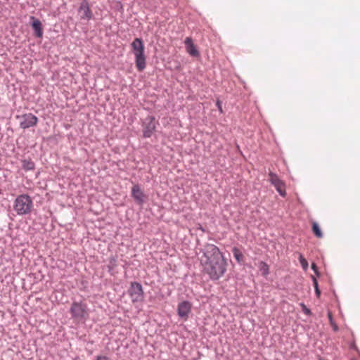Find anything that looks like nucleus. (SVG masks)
<instances>
[{
    "instance_id": "nucleus-12",
    "label": "nucleus",
    "mask_w": 360,
    "mask_h": 360,
    "mask_svg": "<svg viewBox=\"0 0 360 360\" xmlns=\"http://www.w3.org/2000/svg\"><path fill=\"white\" fill-rule=\"evenodd\" d=\"M185 48L187 53L193 57H198L200 53L194 45L191 37H186L184 40Z\"/></svg>"
},
{
    "instance_id": "nucleus-21",
    "label": "nucleus",
    "mask_w": 360,
    "mask_h": 360,
    "mask_svg": "<svg viewBox=\"0 0 360 360\" xmlns=\"http://www.w3.org/2000/svg\"><path fill=\"white\" fill-rule=\"evenodd\" d=\"M311 269H312V270L314 271V273H315L318 276H319V275H320V274H319V271H318V268H317V266H316V264L312 263V264H311Z\"/></svg>"
},
{
    "instance_id": "nucleus-18",
    "label": "nucleus",
    "mask_w": 360,
    "mask_h": 360,
    "mask_svg": "<svg viewBox=\"0 0 360 360\" xmlns=\"http://www.w3.org/2000/svg\"><path fill=\"white\" fill-rule=\"evenodd\" d=\"M299 260L304 270H307L308 268V262L302 255L299 257Z\"/></svg>"
},
{
    "instance_id": "nucleus-9",
    "label": "nucleus",
    "mask_w": 360,
    "mask_h": 360,
    "mask_svg": "<svg viewBox=\"0 0 360 360\" xmlns=\"http://www.w3.org/2000/svg\"><path fill=\"white\" fill-rule=\"evenodd\" d=\"M191 309L192 304L189 301H182L177 306V314L181 319L186 321L191 312Z\"/></svg>"
},
{
    "instance_id": "nucleus-16",
    "label": "nucleus",
    "mask_w": 360,
    "mask_h": 360,
    "mask_svg": "<svg viewBox=\"0 0 360 360\" xmlns=\"http://www.w3.org/2000/svg\"><path fill=\"white\" fill-rule=\"evenodd\" d=\"M232 253L233 255L234 258L238 263H241L243 262V255L238 248L233 247L232 249Z\"/></svg>"
},
{
    "instance_id": "nucleus-3",
    "label": "nucleus",
    "mask_w": 360,
    "mask_h": 360,
    "mask_svg": "<svg viewBox=\"0 0 360 360\" xmlns=\"http://www.w3.org/2000/svg\"><path fill=\"white\" fill-rule=\"evenodd\" d=\"M135 56V63L137 70L143 71L146 67V58L144 54V45L140 38H135L131 44Z\"/></svg>"
},
{
    "instance_id": "nucleus-26",
    "label": "nucleus",
    "mask_w": 360,
    "mask_h": 360,
    "mask_svg": "<svg viewBox=\"0 0 360 360\" xmlns=\"http://www.w3.org/2000/svg\"><path fill=\"white\" fill-rule=\"evenodd\" d=\"M315 293H316V295L317 297H319V296H320V295H321V291H320V290H319V288H316L315 289Z\"/></svg>"
},
{
    "instance_id": "nucleus-24",
    "label": "nucleus",
    "mask_w": 360,
    "mask_h": 360,
    "mask_svg": "<svg viewBox=\"0 0 360 360\" xmlns=\"http://www.w3.org/2000/svg\"><path fill=\"white\" fill-rule=\"evenodd\" d=\"M312 281H313V285H314V289H316V288H319L318 281L316 279V278L312 276Z\"/></svg>"
},
{
    "instance_id": "nucleus-23",
    "label": "nucleus",
    "mask_w": 360,
    "mask_h": 360,
    "mask_svg": "<svg viewBox=\"0 0 360 360\" xmlns=\"http://www.w3.org/2000/svg\"><path fill=\"white\" fill-rule=\"evenodd\" d=\"M95 360H109V358L106 356H97Z\"/></svg>"
},
{
    "instance_id": "nucleus-19",
    "label": "nucleus",
    "mask_w": 360,
    "mask_h": 360,
    "mask_svg": "<svg viewBox=\"0 0 360 360\" xmlns=\"http://www.w3.org/2000/svg\"><path fill=\"white\" fill-rule=\"evenodd\" d=\"M328 319H329V321H330V323L333 327V329L334 331H338V326H337V324L334 322L333 321V316H332V314L330 312L328 313Z\"/></svg>"
},
{
    "instance_id": "nucleus-27",
    "label": "nucleus",
    "mask_w": 360,
    "mask_h": 360,
    "mask_svg": "<svg viewBox=\"0 0 360 360\" xmlns=\"http://www.w3.org/2000/svg\"><path fill=\"white\" fill-rule=\"evenodd\" d=\"M319 360H324L322 358H319Z\"/></svg>"
},
{
    "instance_id": "nucleus-6",
    "label": "nucleus",
    "mask_w": 360,
    "mask_h": 360,
    "mask_svg": "<svg viewBox=\"0 0 360 360\" xmlns=\"http://www.w3.org/2000/svg\"><path fill=\"white\" fill-rule=\"evenodd\" d=\"M157 122L155 117L148 115L141 121V127L143 128V137L150 138L156 129Z\"/></svg>"
},
{
    "instance_id": "nucleus-7",
    "label": "nucleus",
    "mask_w": 360,
    "mask_h": 360,
    "mask_svg": "<svg viewBox=\"0 0 360 360\" xmlns=\"http://www.w3.org/2000/svg\"><path fill=\"white\" fill-rule=\"evenodd\" d=\"M17 118L20 120V127L23 129L34 127L38 122L37 117L32 113H25L21 116L18 115Z\"/></svg>"
},
{
    "instance_id": "nucleus-1",
    "label": "nucleus",
    "mask_w": 360,
    "mask_h": 360,
    "mask_svg": "<svg viewBox=\"0 0 360 360\" xmlns=\"http://www.w3.org/2000/svg\"><path fill=\"white\" fill-rule=\"evenodd\" d=\"M200 264L210 278L219 279L226 271L227 263L219 248L214 244L205 243L200 248Z\"/></svg>"
},
{
    "instance_id": "nucleus-8",
    "label": "nucleus",
    "mask_w": 360,
    "mask_h": 360,
    "mask_svg": "<svg viewBox=\"0 0 360 360\" xmlns=\"http://www.w3.org/2000/svg\"><path fill=\"white\" fill-rule=\"evenodd\" d=\"M78 13L80 15V19L84 20L89 21L92 19L94 16L87 0H82L78 8Z\"/></svg>"
},
{
    "instance_id": "nucleus-14",
    "label": "nucleus",
    "mask_w": 360,
    "mask_h": 360,
    "mask_svg": "<svg viewBox=\"0 0 360 360\" xmlns=\"http://www.w3.org/2000/svg\"><path fill=\"white\" fill-rule=\"evenodd\" d=\"M21 162L22 168L25 171H31L34 169L35 164L31 159H24Z\"/></svg>"
},
{
    "instance_id": "nucleus-10",
    "label": "nucleus",
    "mask_w": 360,
    "mask_h": 360,
    "mask_svg": "<svg viewBox=\"0 0 360 360\" xmlns=\"http://www.w3.org/2000/svg\"><path fill=\"white\" fill-rule=\"evenodd\" d=\"M269 181L272 185L274 186L278 193L283 197L285 196L286 193L285 190L283 189V182L278 178V176L276 174L273 173L272 172H270L269 173Z\"/></svg>"
},
{
    "instance_id": "nucleus-15",
    "label": "nucleus",
    "mask_w": 360,
    "mask_h": 360,
    "mask_svg": "<svg viewBox=\"0 0 360 360\" xmlns=\"http://www.w3.org/2000/svg\"><path fill=\"white\" fill-rule=\"evenodd\" d=\"M259 270L261 272L262 275L264 276H266L269 274V266L264 262L261 261L259 263Z\"/></svg>"
},
{
    "instance_id": "nucleus-2",
    "label": "nucleus",
    "mask_w": 360,
    "mask_h": 360,
    "mask_svg": "<svg viewBox=\"0 0 360 360\" xmlns=\"http://www.w3.org/2000/svg\"><path fill=\"white\" fill-rule=\"evenodd\" d=\"M34 207L31 197L27 194L19 195L13 203V210L18 215H27L31 213Z\"/></svg>"
},
{
    "instance_id": "nucleus-4",
    "label": "nucleus",
    "mask_w": 360,
    "mask_h": 360,
    "mask_svg": "<svg viewBox=\"0 0 360 360\" xmlns=\"http://www.w3.org/2000/svg\"><path fill=\"white\" fill-rule=\"evenodd\" d=\"M70 313L72 319L78 322L85 321L89 316L87 305L82 301L73 302L70 308Z\"/></svg>"
},
{
    "instance_id": "nucleus-5",
    "label": "nucleus",
    "mask_w": 360,
    "mask_h": 360,
    "mask_svg": "<svg viewBox=\"0 0 360 360\" xmlns=\"http://www.w3.org/2000/svg\"><path fill=\"white\" fill-rule=\"evenodd\" d=\"M127 293L133 303L140 302L143 300L144 293L142 285L139 282H131L127 290Z\"/></svg>"
},
{
    "instance_id": "nucleus-22",
    "label": "nucleus",
    "mask_w": 360,
    "mask_h": 360,
    "mask_svg": "<svg viewBox=\"0 0 360 360\" xmlns=\"http://www.w3.org/2000/svg\"><path fill=\"white\" fill-rule=\"evenodd\" d=\"M218 110L220 111V112H222V103L220 101H217L216 103Z\"/></svg>"
},
{
    "instance_id": "nucleus-20",
    "label": "nucleus",
    "mask_w": 360,
    "mask_h": 360,
    "mask_svg": "<svg viewBox=\"0 0 360 360\" xmlns=\"http://www.w3.org/2000/svg\"><path fill=\"white\" fill-rule=\"evenodd\" d=\"M300 305L302 308V312L304 314H306L307 316H310L311 314V310L304 303H300Z\"/></svg>"
},
{
    "instance_id": "nucleus-11",
    "label": "nucleus",
    "mask_w": 360,
    "mask_h": 360,
    "mask_svg": "<svg viewBox=\"0 0 360 360\" xmlns=\"http://www.w3.org/2000/svg\"><path fill=\"white\" fill-rule=\"evenodd\" d=\"M131 196L139 205H142L145 202L146 195L139 184H136L131 188Z\"/></svg>"
},
{
    "instance_id": "nucleus-25",
    "label": "nucleus",
    "mask_w": 360,
    "mask_h": 360,
    "mask_svg": "<svg viewBox=\"0 0 360 360\" xmlns=\"http://www.w3.org/2000/svg\"><path fill=\"white\" fill-rule=\"evenodd\" d=\"M116 259L114 257H112L110 260V264L114 266H115Z\"/></svg>"
},
{
    "instance_id": "nucleus-17",
    "label": "nucleus",
    "mask_w": 360,
    "mask_h": 360,
    "mask_svg": "<svg viewBox=\"0 0 360 360\" xmlns=\"http://www.w3.org/2000/svg\"><path fill=\"white\" fill-rule=\"evenodd\" d=\"M312 230L314 233L317 238H322L323 237V233L321 231V229L319 226V224L316 222H314L312 224Z\"/></svg>"
},
{
    "instance_id": "nucleus-13",
    "label": "nucleus",
    "mask_w": 360,
    "mask_h": 360,
    "mask_svg": "<svg viewBox=\"0 0 360 360\" xmlns=\"http://www.w3.org/2000/svg\"><path fill=\"white\" fill-rule=\"evenodd\" d=\"M31 26L37 37L41 38L43 36V29L41 21L34 16L30 17Z\"/></svg>"
}]
</instances>
